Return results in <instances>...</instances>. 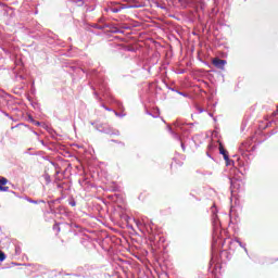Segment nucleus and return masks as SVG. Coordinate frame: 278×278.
<instances>
[{
	"mask_svg": "<svg viewBox=\"0 0 278 278\" xmlns=\"http://www.w3.org/2000/svg\"><path fill=\"white\" fill-rule=\"evenodd\" d=\"M5 260V253L0 250V262H4Z\"/></svg>",
	"mask_w": 278,
	"mask_h": 278,
	"instance_id": "6",
	"label": "nucleus"
},
{
	"mask_svg": "<svg viewBox=\"0 0 278 278\" xmlns=\"http://www.w3.org/2000/svg\"><path fill=\"white\" fill-rule=\"evenodd\" d=\"M277 114H278V111L274 112V113H273V116H277Z\"/></svg>",
	"mask_w": 278,
	"mask_h": 278,
	"instance_id": "7",
	"label": "nucleus"
},
{
	"mask_svg": "<svg viewBox=\"0 0 278 278\" xmlns=\"http://www.w3.org/2000/svg\"><path fill=\"white\" fill-rule=\"evenodd\" d=\"M8 184V178L0 176V186H2L3 188H8V186H5Z\"/></svg>",
	"mask_w": 278,
	"mask_h": 278,
	"instance_id": "4",
	"label": "nucleus"
},
{
	"mask_svg": "<svg viewBox=\"0 0 278 278\" xmlns=\"http://www.w3.org/2000/svg\"><path fill=\"white\" fill-rule=\"evenodd\" d=\"M0 191L1 192H9L10 191V187L0 186Z\"/></svg>",
	"mask_w": 278,
	"mask_h": 278,
	"instance_id": "5",
	"label": "nucleus"
},
{
	"mask_svg": "<svg viewBox=\"0 0 278 278\" xmlns=\"http://www.w3.org/2000/svg\"><path fill=\"white\" fill-rule=\"evenodd\" d=\"M225 64H227V61L226 60H223V59H218V58H215L213 60V66H215L216 68H225Z\"/></svg>",
	"mask_w": 278,
	"mask_h": 278,
	"instance_id": "2",
	"label": "nucleus"
},
{
	"mask_svg": "<svg viewBox=\"0 0 278 278\" xmlns=\"http://www.w3.org/2000/svg\"><path fill=\"white\" fill-rule=\"evenodd\" d=\"M13 134L15 136L23 138V136H27V131H29V128L24 124H18L16 126L11 127Z\"/></svg>",
	"mask_w": 278,
	"mask_h": 278,
	"instance_id": "1",
	"label": "nucleus"
},
{
	"mask_svg": "<svg viewBox=\"0 0 278 278\" xmlns=\"http://www.w3.org/2000/svg\"><path fill=\"white\" fill-rule=\"evenodd\" d=\"M219 153L224 155L225 162H229V153L227 152V150H225L223 146H219Z\"/></svg>",
	"mask_w": 278,
	"mask_h": 278,
	"instance_id": "3",
	"label": "nucleus"
}]
</instances>
